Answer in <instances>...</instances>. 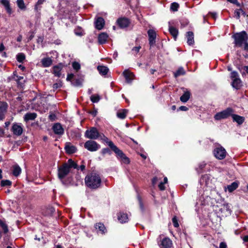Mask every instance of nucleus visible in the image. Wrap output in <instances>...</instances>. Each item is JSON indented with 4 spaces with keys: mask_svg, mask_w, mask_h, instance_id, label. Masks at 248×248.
Listing matches in <instances>:
<instances>
[{
    "mask_svg": "<svg viewBox=\"0 0 248 248\" xmlns=\"http://www.w3.org/2000/svg\"><path fill=\"white\" fill-rule=\"evenodd\" d=\"M85 182L88 187L96 189L100 186L101 179L98 174L92 173L85 177Z\"/></svg>",
    "mask_w": 248,
    "mask_h": 248,
    "instance_id": "1",
    "label": "nucleus"
},
{
    "mask_svg": "<svg viewBox=\"0 0 248 248\" xmlns=\"http://www.w3.org/2000/svg\"><path fill=\"white\" fill-rule=\"evenodd\" d=\"M232 38L234 39L235 46L239 47L242 46V45L247 42L248 39L247 33L245 31L235 33L232 35Z\"/></svg>",
    "mask_w": 248,
    "mask_h": 248,
    "instance_id": "2",
    "label": "nucleus"
},
{
    "mask_svg": "<svg viewBox=\"0 0 248 248\" xmlns=\"http://www.w3.org/2000/svg\"><path fill=\"white\" fill-rule=\"evenodd\" d=\"M233 112V110L232 108H228L226 109L217 113L215 115L214 118L216 120L227 119L230 116H232Z\"/></svg>",
    "mask_w": 248,
    "mask_h": 248,
    "instance_id": "3",
    "label": "nucleus"
},
{
    "mask_svg": "<svg viewBox=\"0 0 248 248\" xmlns=\"http://www.w3.org/2000/svg\"><path fill=\"white\" fill-rule=\"evenodd\" d=\"M100 134L96 127H92L85 131V137L89 139L96 140L99 138Z\"/></svg>",
    "mask_w": 248,
    "mask_h": 248,
    "instance_id": "4",
    "label": "nucleus"
},
{
    "mask_svg": "<svg viewBox=\"0 0 248 248\" xmlns=\"http://www.w3.org/2000/svg\"><path fill=\"white\" fill-rule=\"evenodd\" d=\"M110 148L112 151H113L117 155L120 157L123 161V163L125 164H128L129 163V160L123 152L120 150L114 144H110Z\"/></svg>",
    "mask_w": 248,
    "mask_h": 248,
    "instance_id": "5",
    "label": "nucleus"
},
{
    "mask_svg": "<svg viewBox=\"0 0 248 248\" xmlns=\"http://www.w3.org/2000/svg\"><path fill=\"white\" fill-rule=\"evenodd\" d=\"M84 147L89 151L95 152L100 148V145L94 140H89L85 143Z\"/></svg>",
    "mask_w": 248,
    "mask_h": 248,
    "instance_id": "6",
    "label": "nucleus"
},
{
    "mask_svg": "<svg viewBox=\"0 0 248 248\" xmlns=\"http://www.w3.org/2000/svg\"><path fill=\"white\" fill-rule=\"evenodd\" d=\"M213 153L215 156L219 160L223 159L226 155V150L220 146L216 147Z\"/></svg>",
    "mask_w": 248,
    "mask_h": 248,
    "instance_id": "7",
    "label": "nucleus"
},
{
    "mask_svg": "<svg viewBox=\"0 0 248 248\" xmlns=\"http://www.w3.org/2000/svg\"><path fill=\"white\" fill-rule=\"evenodd\" d=\"M157 243L160 248H170L172 245V241L168 237L161 239V236L157 238Z\"/></svg>",
    "mask_w": 248,
    "mask_h": 248,
    "instance_id": "8",
    "label": "nucleus"
},
{
    "mask_svg": "<svg viewBox=\"0 0 248 248\" xmlns=\"http://www.w3.org/2000/svg\"><path fill=\"white\" fill-rule=\"evenodd\" d=\"M70 170L67 164H63L62 166L58 168V177L60 179L62 180L69 173Z\"/></svg>",
    "mask_w": 248,
    "mask_h": 248,
    "instance_id": "9",
    "label": "nucleus"
},
{
    "mask_svg": "<svg viewBox=\"0 0 248 248\" xmlns=\"http://www.w3.org/2000/svg\"><path fill=\"white\" fill-rule=\"evenodd\" d=\"M8 107V105L6 102H0V121H2L5 119Z\"/></svg>",
    "mask_w": 248,
    "mask_h": 248,
    "instance_id": "10",
    "label": "nucleus"
},
{
    "mask_svg": "<svg viewBox=\"0 0 248 248\" xmlns=\"http://www.w3.org/2000/svg\"><path fill=\"white\" fill-rule=\"evenodd\" d=\"M147 33L149 37V43L150 46H152L155 43L156 32L153 29H149L147 31Z\"/></svg>",
    "mask_w": 248,
    "mask_h": 248,
    "instance_id": "11",
    "label": "nucleus"
},
{
    "mask_svg": "<svg viewBox=\"0 0 248 248\" xmlns=\"http://www.w3.org/2000/svg\"><path fill=\"white\" fill-rule=\"evenodd\" d=\"M11 131L13 133L14 135L19 136L22 134L23 128L20 124L15 123L12 126Z\"/></svg>",
    "mask_w": 248,
    "mask_h": 248,
    "instance_id": "12",
    "label": "nucleus"
},
{
    "mask_svg": "<svg viewBox=\"0 0 248 248\" xmlns=\"http://www.w3.org/2000/svg\"><path fill=\"white\" fill-rule=\"evenodd\" d=\"M117 22L121 28H125L128 26L130 22L128 18L125 17H121L118 19Z\"/></svg>",
    "mask_w": 248,
    "mask_h": 248,
    "instance_id": "13",
    "label": "nucleus"
},
{
    "mask_svg": "<svg viewBox=\"0 0 248 248\" xmlns=\"http://www.w3.org/2000/svg\"><path fill=\"white\" fill-rule=\"evenodd\" d=\"M94 227L96 230L97 233H98L103 234L107 232V229L104 225L101 223H96Z\"/></svg>",
    "mask_w": 248,
    "mask_h": 248,
    "instance_id": "14",
    "label": "nucleus"
},
{
    "mask_svg": "<svg viewBox=\"0 0 248 248\" xmlns=\"http://www.w3.org/2000/svg\"><path fill=\"white\" fill-rule=\"evenodd\" d=\"M0 3L4 6L8 14L10 15L12 14V10L9 0H0Z\"/></svg>",
    "mask_w": 248,
    "mask_h": 248,
    "instance_id": "15",
    "label": "nucleus"
},
{
    "mask_svg": "<svg viewBox=\"0 0 248 248\" xmlns=\"http://www.w3.org/2000/svg\"><path fill=\"white\" fill-rule=\"evenodd\" d=\"M52 129L55 134L57 135H62L64 132L62 125L59 123L55 124L53 125Z\"/></svg>",
    "mask_w": 248,
    "mask_h": 248,
    "instance_id": "16",
    "label": "nucleus"
},
{
    "mask_svg": "<svg viewBox=\"0 0 248 248\" xmlns=\"http://www.w3.org/2000/svg\"><path fill=\"white\" fill-rule=\"evenodd\" d=\"M105 25L104 19L101 17H98L95 21V27L98 30H100L103 29Z\"/></svg>",
    "mask_w": 248,
    "mask_h": 248,
    "instance_id": "17",
    "label": "nucleus"
},
{
    "mask_svg": "<svg viewBox=\"0 0 248 248\" xmlns=\"http://www.w3.org/2000/svg\"><path fill=\"white\" fill-rule=\"evenodd\" d=\"M118 219L121 223H126L128 220V215L127 214L120 212L118 214Z\"/></svg>",
    "mask_w": 248,
    "mask_h": 248,
    "instance_id": "18",
    "label": "nucleus"
},
{
    "mask_svg": "<svg viewBox=\"0 0 248 248\" xmlns=\"http://www.w3.org/2000/svg\"><path fill=\"white\" fill-rule=\"evenodd\" d=\"M65 150L67 153L71 154L75 153L77 149L75 146L71 145L70 143H66L65 146Z\"/></svg>",
    "mask_w": 248,
    "mask_h": 248,
    "instance_id": "19",
    "label": "nucleus"
},
{
    "mask_svg": "<svg viewBox=\"0 0 248 248\" xmlns=\"http://www.w3.org/2000/svg\"><path fill=\"white\" fill-rule=\"evenodd\" d=\"M37 117V114L34 112H29L25 114L24 116V120L27 122L31 120H34Z\"/></svg>",
    "mask_w": 248,
    "mask_h": 248,
    "instance_id": "20",
    "label": "nucleus"
},
{
    "mask_svg": "<svg viewBox=\"0 0 248 248\" xmlns=\"http://www.w3.org/2000/svg\"><path fill=\"white\" fill-rule=\"evenodd\" d=\"M124 76L127 83H130L133 79L134 75L128 70H125L123 72Z\"/></svg>",
    "mask_w": 248,
    "mask_h": 248,
    "instance_id": "21",
    "label": "nucleus"
},
{
    "mask_svg": "<svg viewBox=\"0 0 248 248\" xmlns=\"http://www.w3.org/2000/svg\"><path fill=\"white\" fill-rule=\"evenodd\" d=\"M108 37V35L105 32L100 33L98 37V42L100 44H105Z\"/></svg>",
    "mask_w": 248,
    "mask_h": 248,
    "instance_id": "22",
    "label": "nucleus"
},
{
    "mask_svg": "<svg viewBox=\"0 0 248 248\" xmlns=\"http://www.w3.org/2000/svg\"><path fill=\"white\" fill-rule=\"evenodd\" d=\"M232 118L233 121L236 122L238 124H241L243 123L245 120L244 117L240 116L236 114H232Z\"/></svg>",
    "mask_w": 248,
    "mask_h": 248,
    "instance_id": "23",
    "label": "nucleus"
},
{
    "mask_svg": "<svg viewBox=\"0 0 248 248\" xmlns=\"http://www.w3.org/2000/svg\"><path fill=\"white\" fill-rule=\"evenodd\" d=\"M41 63L44 67H48L51 65L52 61L50 58H45L41 60Z\"/></svg>",
    "mask_w": 248,
    "mask_h": 248,
    "instance_id": "24",
    "label": "nucleus"
},
{
    "mask_svg": "<svg viewBox=\"0 0 248 248\" xmlns=\"http://www.w3.org/2000/svg\"><path fill=\"white\" fill-rule=\"evenodd\" d=\"M13 174L15 176L17 177L20 175L21 172V169L17 164L14 165L13 166Z\"/></svg>",
    "mask_w": 248,
    "mask_h": 248,
    "instance_id": "25",
    "label": "nucleus"
},
{
    "mask_svg": "<svg viewBox=\"0 0 248 248\" xmlns=\"http://www.w3.org/2000/svg\"><path fill=\"white\" fill-rule=\"evenodd\" d=\"M187 43L189 45H193L194 43V34L192 31L187 32Z\"/></svg>",
    "mask_w": 248,
    "mask_h": 248,
    "instance_id": "26",
    "label": "nucleus"
},
{
    "mask_svg": "<svg viewBox=\"0 0 248 248\" xmlns=\"http://www.w3.org/2000/svg\"><path fill=\"white\" fill-rule=\"evenodd\" d=\"M65 164H67L68 167V169L70 170L71 168L77 169L79 170V168H78V166L77 163H76L74 161L71 159H68L67 163Z\"/></svg>",
    "mask_w": 248,
    "mask_h": 248,
    "instance_id": "27",
    "label": "nucleus"
},
{
    "mask_svg": "<svg viewBox=\"0 0 248 248\" xmlns=\"http://www.w3.org/2000/svg\"><path fill=\"white\" fill-rule=\"evenodd\" d=\"M232 86L236 89H239L241 86V81L239 78L233 79L232 83Z\"/></svg>",
    "mask_w": 248,
    "mask_h": 248,
    "instance_id": "28",
    "label": "nucleus"
},
{
    "mask_svg": "<svg viewBox=\"0 0 248 248\" xmlns=\"http://www.w3.org/2000/svg\"><path fill=\"white\" fill-rule=\"evenodd\" d=\"M128 112V110L126 109H123L119 110L117 113V116L121 119H124L125 118L126 114Z\"/></svg>",
    "mask_w": 248,
    "mask_h": 248,
    "instance_id": "29",
    "label": "nucleus"
},
{
    "mask_svg": "<svg viewBox=\"0 0 248 248\" xmlns=\"http://www.w3.org/2000/svg\"><path fill=\"white\" fill-rule=\"evenodd\" d=\"M97 70L99 73L103 76L107 75L109 70L108 68L105 66H98Z\"/></svg>",
    "mask_w": 248,
    "mask_h": 248,
    "instance_id": "30",
    "label": "nucleus"
},
{
    "mask_svg": "<svg viewBox=\"0 0 248 248\" xmlns=\"http://www.w3.org/2000/svg\"><path fill=\"white\" fill-rule=\"evenodd\" d=\"M17 7L22 11H25L27 9L24 0H17L16 1Z\"/></svg>",
    "mask_w": 248,
    "mask_h": 248,
    "instance_id": "31",
    "label": "nucleus"
},
{
    "mask_svg": "<svg viewBox=\"0 0 248 248\" xmlns=\"http://www.w3.org/2000/svg\"><path fill=\"white\" fill-rule=\"evenodd\" d=\"M190 93L188 91H186L180 97V100L184 103L186 102L189 99Z\"/></svg>",
    "mask_w": 248,
    "mask_h": 248,
    "instance_id": "32",
    "label": "nucleus"
},
{
    "mask_svg": "<svg viewBox=\"0 0 248 248\" xmlns=\"http://www.w3.org/2000/svg\"><path fill=\"white\" fill-rule=\"evenodd\" d=\"M169 31H170V33L173 36L174 39L175 40L177 38V35L178 33V30L176 28H175L172 26H169Z\"/></svg>",
    "mask_w": 248,
    "mask_h": 248,
    "instance_id": "33",
    "label": "nucleus"
},
{
    "mask_svg": "<svg viewBox=\"0 0 248 248\" xmlns=\"http://www.w3.org/2000/svg\"><path fill=\"white\" fill-rule=\"evenodd\" d=\"M238 186V183L237 182H233L231 185L227 186V189L230 192H232L235 190Z\"/></svg>",
    "mask_w": 248,
    "mask_h": 248,
    "instance_id": "34",
    "label": "nucleus"
},
{
    "mask_svg": "<svg viewBox=\"0 0 248 248\" xmlns=\"http://www.w3.org/2000/svg\"><path fill=\"white\" fill-rule=\"evenodd\" d=\"M61 67L59 66H54L53 68V73L55 75V76L57 77H60L61 74Z\"/></svg>",
    "mask_w": 248,
    "mask_h": 248,
    "instance_id": "35",
    "label": "nucleus"
},
{
    "mask_svg": "<svg viewBox=\"0 0 248 248\" xmlns=\"http://www.w3.org/2000/svg\"><path fill=\"white\" fill-rule=\"evenodd\" d=\"M100 140L107 143L108 145L110 147V144H114L112 141L110 140L107 137H106L103 134H101L99 138Z\"/></svg>",
    "mask_w": 248,
    "mask_h": 248,
    "instance_id": "36",
    "label": "nucleus"
},
{
    "mask_svg": "<svg viewBox=\"0 0 248 248\" xmlns=\"http://www.w3.org/2000/svg\"><path fill=\"white\" fill-rule=\"evenodd\" d=\"M185 74V71L183 68L180 67L174 73V76L175 78H177L181 75H184Z\"/></svg>",
    "mask_w": 248,
    "mask_h": 248,
    "instance_id": "37",
    "label": "nucleus"
},
{
    "mask_svg": "<svg viewBox=\"0 0 248 248\" xmlns=\"http://www.w3.org/2000/svg\"><path fill=\"white\" fill-rule=\"evenodd\" d=\"M17 61L19 62H23L25 59V55L23 53H18L16 55Z\"/></svg>",
    "mask_w": 248,
    "mask_h": 248,
    "instance_id": "38",
    "label": "nucleus"
},
{
    "mask_svg": "<svg viewBox=\"0 0 248 248\" xmlns=\"http://www.w3.org/2000/svg\"><path fill=\"white\" fill-rule=\"evenodd\" d=\"M91 100L93 103H97L100 99L99 95H93L90 97Z\"/></svg>",
    "mask_w": 248,
    "mask_h": 248,
    "instance_id": "39",
    "label": "nucleus"
},
{
    "mask_svg": "<svg viewBox=\"0 0 248 248\" xmlns=\"http://www.w3.org/2000/svg\"><path fill=\"white\" fill-rule=\"evenodd\" d=\"M0 226L2 228L4 233L8 232V229L7 226L1 220H0Z\"/></svg>",
    "mask_w": 248,
    "mask_h": 248,
    "instance_id": "40",
    "label": "nucleus"
},
{
    "mask_svg": "<svg viewBox=\"0 0 248 248\" xmlns=\"http://www.w3.org/2000/svg\"><path fill=\"white\" fill-rule=\"evenodd\" d=\"M11 182L8 180H2L0 183V186H11Z\"/></svg>",
    "mask_w": 248,
    "mask_h": 248,
    "instance_id": "41",
    "label": "nucleus"
},
{
    "mask_svg": "<svg viewBox=\"0 0 248 248\" xmlns=\"http://www.w3.org/2000/svg\"><path fill=\"white\" fill-rule=\"evenodd\" d=\"M179 4L176 2H173L171 4V9L173 11H176L178 10Z\"/></svg>",
    "mask_w": 248,
    "mask_h": 248,
    "instance_id": "42",
    "label": "nucleus"
},
{
    "mask_svg": "<svg viewBox=\"0 0 248 248\" xmlns=\"http://www.w3.org/2000/svg\"><path fill=\"white\" fill-rule=\"evenodd\" d=\"M243 13V11L242 9H238L234 11V16L237 18L239 19L240 16V13Z\"/></svg>",
    "mask_w": 248,
    "mask_h": 248,
    "instance_id": "43",
    "label": "nucleus"
},
{
    "mask_svg": "<svg viewBox=\"0 0 248 248\" xmlns=\"http://www.w3.org/2000/svg\"><path fill=\"white\" fill-rule=\"evenodd\" d=\"M72 84L75 86H80L82 85V81L79 79H77L72 82Z\"/></svg>",
    "mask_w": 248,
    "mask_h": 248,
    "instance_id": "44",
    "label": "nucleus"
},
{
    "mask_svg": "<svg viewBox=\"0 0 248 248\" xmlns=\"http://www.w3.org/2000/svg\"><path fill=\"white\" fill-rule=\"evenodd\" d=\"M72 66H73V68L75 70H76V71H78L80 68V65L79 63L77 62H74L72 63Z\"/></svg>",
    "mask_w": 248,
    "mask_h": 248,
    "instance_id": "45",
    "label": "nucleus"
},
{
    "mask_svg": "<svg viewBox=\"0 0 248 248\" xmlns=\"http://www.w3.org/2000/svg\"><path fill=\"white\" fill-rule=\"evenodd\" d=\"M231 78L233 80V79L238 78V74L237 72L233 71L231 74Z\"/></svg>",
    "mask_w": 248,
    "mask_h": 248,
    "instance_id": "46",
    "label": "nucleus"
},
{
    "mask_svg": "<svg viewBox=\"0 0 248 248\" xmlns=\"http://www.w3.org/2000/svg\"><path fill=\"white\" fill-rule=\"evenodd\" d=\"M172 221L174 227L177 228L178 227H179V224L176 217H174L172 218Z\"/></svg>",
    "mask_w": 248,
    "mask_h": 248,
    "instance_id": "47",
    "label": "nucleus"
},
{
    "mask_svg": "<svg viewBox=\"0 0 248 248\" xmlns=\"http://www.w3.org/2000/svg\"><path fill=\"white\" fill-rule=\"evenodd\" d=\"M101 153L103 155H105L106 154H108L109 155L111 154V152L110 150L107 148H103L101 151Z\"/></svg>",
    "mask_w": 248,
    "mask_h": 248,
    "instance_id": "48",
    "label": "nucleus"
},
{
    "mask_svg": "<svg viewBox=\"0 0 248 248\" xmlns=\"http://www.w3.org/2000/svg\"><path fill=\"white\" fill-rule=\"evenodd\" d=\"M140 48V46H135L132 48V50L134 54H136L139 52Z\"/></svg>",
    "mask_w": 248,
    "mask_h": 248,
    "instance_id": "49",
    "label": "nucleus"
},
{
    "mask_svg": "<svg viewBox=\"0 0 248 248\" xmlns=\"http://www.w3.org/2000/svg\"><path fill=\"white\" fill-rule=\"evenodd\" d=\"M62 86L61 83H56L53 84V88L55 89H57Z\"/></svg>",
    "mask_w": 248,
    "mask_h": 248,
    "instance_id": "50",
    "label": "nucleus"
},
{
    "mask_svg": "<svg viewBox=\"0 0 248 248\" xmlns=\"http://www.w3.org/2000/svg\"><path fill=\"white\" fill-rule=\"evenodd\" d=\"M158 187L161 190H164L165 189V187L164 186V183H163V182H161L159 184Z\"/></svg>",
    "mask_w": 248,
    "mask_h": 248,
    "instance_id": "51",
    "label": "nucleus"
},
{
    "mask_svg": "<svg viewBox=\"0 0 248 248\" xmlns=\"http://www.w3.org/2000/svg\"><path fill=\"white\" fill-rule=\"evenodd\" d=\"M74 76V75L73 74H68L67 75L66 79L68 81H70L71 80H72Z\"/></svg>",
    "mask_w": 248,
    "mask_h": 248,
    "instance_id": "52",
    "label": "nucleus"
},
{
    "mask_svg": "<svg viewBox=\"0 0 248 248\" xmlns=\"http://www.w3.org/2000/svg\"><path fill=\"white\" fill-rule=\"evenodd\" d=\"M219 248H227V245L225 242H222L219 245Z\"/></svg>",
    "mask_w": 248,
    "mask_h": 248,
    "instance_id": "53",
    "label": "nucleus"
},
{
    "mask_svg": "<svg viewBox=\"0 0 248 248\" xmlns=\"http://www.w3.org/2000/svg\"><path fill=\"white\" fill-rule=\"evenodd\" d=\"M44 1L45 0H38L35 5V9H37V6L42 4L44 2Z\"/></svg>",
    "mask_w": 248,
    "mask_h": 248,
    "instance_id": "54",
    "label": "nucleus"
},
{
    "mask_svg": "<svg viewBox=\"0 0 248 248\" xmlns=\"http://www.w3.org/2000/svg\"><path fill=\"white\" fill-rule=\"evenodd\" d=\"M227 1L232 3L235 4L237 6H240L239 3L237 2V0H227Z\"/></svg>",
    "mask_w": 248,
    "mask_h": 248,
    "instance_id": "55",
    "label": "nucleus"
},
{
    "mask_svg": "<svg viewBox=\"0 0 248 248\" xmlns=\"http://www.w3.org/2000/svg\"><path fill=\"white\" fill-rule=\"evenodd\" d=\"M179 109L182 111H186L188 110V108L186 106H182L179 108Z\"/></svg>",
    "mask_w": 248,
    "mask_h": 248,
    "instance_id": "56",
    "label": "nucleus"
},
{
    "mask_svg": "<svg viewBox=\"0 0 248 248\" xmlns=\"http://www.w3.org/2000/svg\"><path fill=\"white\" fill-rule=\"evenodd\" d=\"M75 33L78 36H81L82 35V33L80 31H78L77 29L75 30Z\"/></svg>",
    "mask_w": 248,
    "mask_h": 248,
    "instance_id": "57",
    "label": "nucleus"
},
{
    "mask_svg": "<svg viewBox=\"0 0 248 248\" xmlns=\"http://www.w3.org/2000/svg\"><path fill=\"white\" fill-rule=\"evenodd\" d=\"M244 50H245L248 52V43H247V42H246L244 43Z\"/></svg>",
    "mask_w": 248,
    "mask_h": 248,
    "instance_id": "58",
    "label": "nucleus"
},
{
    "mask_svg": "<svg viewBox=\"0 0 248 248\" xmlns=\"http://www.w3.org/2000/svg\"><path fill=\"white\" fill-rule=\"evenodd\" d=\"M5 49V46L3 43H1L0 45V52L2 51Z\"/></svg>",
    "mask_w": 248,
    "mask_h": 248,
    "instance_id": "59",
    "label": "nucleus"
},
{
    "mask_svg": "<svg viewBox=\"0 0 248 248\" xmlns=\"http://www.w3.org/2000/svg\"><path fill=\"white\" fill-rule=\"evenodd\" d=\"M78 168H79V170H81L83 171L85 170V166L84 165H81L79 167H78Z\"/></svg>",
    "mask_w": 248,
    "mask_h": 248,
    "instance_id": "60",
    "label": "nucleus"
},
{
    "mask_svg": "<svg viewBox=\"0 0 248 248\" xmlns=\"http://www.w3.org/2000/svg\"><path fill=\"white\" fill-rule=\"evenodd\" d=\"M157 181V178L155 177H154L153 180H152V183L154 185L155 184V183H156Z\"/></svg>",
    "mask_w": 248,
    "mask_h": 248,
    "instance_id": "61",
    "label": "nucleus"
},
{
    "mask_svg": "<svg viewBox=\"0 0 248 248\" xmlns=\"http://www.w3.org/2000/svg\"><path fill=\"white\" fill-rule=\"evenodd\" d=\"M210 14L211 15L212 17L213 18L216 19V18L217 17V14L216 13H210Z\"/></svg>",
    "mask_w": 248,
    "mask_h": 248,
    "instance_id": "62",
    "label": "nucleus"
},
{
    "mask_svg": "<svg viewBox=\"0 0 248 248\" xmlns=\"http://www.w3.org/2000/svg\"><path fill=\"white\" fill-rule=\"evenodd\" d=\"M243 240L244 242H248V235L245 236Z\"/></svg>",
    "mask_w": 248,
    "mask_h": 248,
    "instance_id": "63",
    "label": "nucleus"
},
{
    "mask_svg": "<svg viewBox=\"0 0 248 248\" xmlns=\"http://www.w3.org/2000/svg\"><path fill=\"white\" fill-rule=\"evenodd\" d=\"M10 124V123L9 122H6L4 123L5 127L7 128L9 126Z\"/></svg>",
    "mask_w": 248,
    "mask_h": 248,
    "instance_id": "64",
    "label": "nucleus"
}]
</instances>
